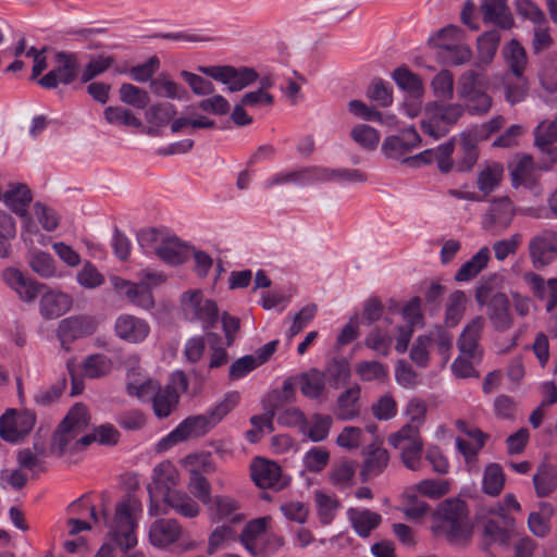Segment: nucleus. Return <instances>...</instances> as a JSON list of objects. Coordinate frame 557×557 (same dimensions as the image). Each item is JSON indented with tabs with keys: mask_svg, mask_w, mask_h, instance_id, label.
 Segmentation results:
<instances>
[{
	"mask_svg": "<svg viewBox=\"0 0 557 557\" xmlns=\"http://www.w3.org/2000/svg\"><path fill=\"white\" fill-rule=\"evenodd\" d=\"M187 388L188 382L182 371L174 372L164 388H161L158 382L148 379L139 370H129L127 374V394L140 401H152L153 412L158 418L168 417L177 405L180 396Z\"/></svg>",
	"mask_w": 557,
	"mask_h": 557,
	"instance_id": "f257e3e1",
	"label": "nucleus"
},
{
	"mask_svg": "<svg viewBox=\"0 0 557 557\" xmlns=\"http://www.w3.org/2000/svg\"><path fill=\"white\" fill-rule=\"evenodd\" d=\"M90 414L87 407L77 403L70 408L54 431L50 450L57 456L71 455L91 443L89 435Z\"/></svg>",
	"mask_w": 557,
	"mask_h": 557,
	"instance_id": "f03ea898",
	"label": "nucleus"
},
{
	"mask_svg": "<svg viewBox=\"0 0 557 557\" xmlns=\"http://www.w3.org/2000/svg\"><path fill=\"white\" fill-rule=\"evenodd\" d=\"M431 530L436 536H445L457 543L471 533L467 505L459 498L442 502L432 513Z\"/></svg>",
	"mask_w": 557,
	"mask_h": 557,
	"instance_id": "7ed1b4c3",
	"label": "nucleus"
},
{
	"mask_svg": "<svg viewBox=\"0 0 557 557\" xmlns=\"http://www.w3.org/2000/svg\"><path fill=\"white\" fill-rule=\"evenodd\" d=\"M453 341L454 336L449 331L443 326H436L417 336L410 348V359L420 368H426L434 359L443 368L451 357Z\"/></svg>",
	"mask_w": 557,
	"mask_h": 557,
	"instance_id": "20e7f679",
	"label": "nucleus"
},
{
	"mask_svg": "<svg viewBox=\"0 0 557 557\" xmlns=\"http://www.w3.org/2000/svg\"><path fill=\"white\" fill-rule=\"evenodd\" d=\"M141 512L140 503L128 498L119 503L114 516L107 520L109 536L121 550L125 552L137 545L136 531Z\"/></svg>",
	"mask_w": 557,
	"mask_h": 557,
	"instance_id": "39448f33",
	"label": "nucleus"
},
{
	"mask_svg": "<svg viewBox=\"0 0 557 557\" xmlns=\"http://www.w3.org/2000/svg\"><path fill=\"white\" fill-rule=\"evenodd\" d=\"M270 523V517H260L244 527L239 542L252 557H270L283 546V539L268 531Z\"/></svg>",
	"mask_w": 557,
	"mask_h": 557,
	"instance_id": "423d86ee",
	"label": "nucleus"
},
{
	"mask_svg": "<svg viewBox=\"0 0 557 557\" xmlns=\"http://www.w3.org/2000/svg\"><path fill=\"white\" fill-rule=\"evenodd\" d=\"M180 308L183 319L209 330L219 320L216 301L201 289L185 290L180 297Z\"/></svg>",
	"mask_w": 557,
	"mask_h": 557,
	"instance_id": "0eeeda50",
	"label": "nucleus"
},
{
	"mask_svg": "<svg viewBox=\"0 0 557 557\" xmlns=\"http://www.w3.org/2000/svg\"><path fill=\"white\" fill-rule=\"evenodd\" d=\"M463 113L459 103L440 104L430 101L423 110L421 128L424 134L437 139L445 136Z\"/></svg>",
	"mask_w": 557,
	"mask_h": 557,
	"instance_id": "6e6552de",
	"label": "nucleus"
},
{
	"mask_svg": "<svg viewBox=\"0 0 557 557\" xmlns=\"http://www.w3.org/2000/svg\"><path fill=\"white\" fill-rule=\"evenodd\" d=\"M515 201L507 195L493 197L481 216L482 228L492 234L506 231L518 213L523 214Z\"/></svg>",
	"mask_w": 557,
	"mask_h": 557,
	"instance_id": "1a4fd4ad",
	"label": "nucleus"
},
{
	"mask_svg": "<svg viewBox=\"0 0 557 557\" xmlns=\"http://www.w3.org/2000/svg\"><path fill=\"white\" fill-rule=\"evenodd\" d=\"M485 88V77L472 71L465 72L458 79V96L473 113H485L491 108Z\"/></svg>",
	"mask_w": 557,
	"mask_h": 557,
	"instance_id": "9d476101",
	"label": "nucleus"
},
{
	"mask_svg": "<svg viewBox=\"0 0 557 557\" xmlns=\"http://www.w3.org/2000/svg\"><path fill=\"white\" fill-rule=\"evenodd\" d=\"M197 71L226 86L231 92L240 91L258 79V73L247 66L211 65L197 67Z\"/></svg>",
	"mask_w": 557,
	"mask_h": 557,
	"instance_id": "9b49d317",
	"label": "nucleus"
},
{
	"mask_svg": "<svg viewBox=\"0 0 557 557\" xmlns=\"http://www.w3.org/2000/svg\"><path fill=\"white\" fill-rule=\"evenodd\" d=\"M475 300L480 307L487 306V315L493 326L498 331L511 327L512 317L509 311L508 298L504 293H492L487 284L475 289Z\"/></svg>",
	"mask_w": 557,
	"mask_h": 557,
	"instance_id": "f8f14e48",
	"label": "nucleus"
},
{
	"mask_svg": "<svg viewBox=\"0 0 557 557\" xmlns=\"http://www.w3.org/2000/svg\"><path fill=\"white\" fill-rule=\"evenodd\" d=\"M0 198L10 210L22 219V230L27 235H39V228L32 215H27V208L32 201L28 187L22 183H10Z\"/></svg>",
	"mask_w": 557,
	"mask_h": 557,
	"instance_id": "ddd939ff",
	"label": "nucleus"
},
{
	"mask_svg": "<svg viewBox=\"0 0 557 557\" xmlns=\"http://www.w3.org/2000/svg\"><path fill=\"white\" fill-rule=\"evenodd\" d=\"M35 423L33 411L9 408L0 417V437L10 444H17L32 432Z\"/></svg>",
	"mask_w": 557,
	"mask_h": 557,
	"instance_id": "4468645a",
	"label": "nucleus"
},
{
	"mask_svg": "<svg viewBox=\"0 0 557 557\" xmlns=\"http://www.w3.org/2000/svg\"><path fill=\"white\" fill-rule=\"evenodd\" d=\"M213 428L207 413L188 417L158 442L157 450L165 451L187 438L201 436Z\"/></svg>",
	"mask_w": 557,
	"mask_h": 557,
	"instance_id": "2eb2a0df",
	"label": "nucleus"
},
{
	"mask_svg": "<svg viewBox=\"0 0 557 557\" xmlns=\"http://www.w3.org/2000/svg\"><path fill=\"white\" fill-rule=\"evenodd\" d=\"M400 314L405 325H394L397 333L395 350L398 354H404L408 349L414 329L424 325L422 300L419 297L411 298L401 307Z\"/></svg>",
	"mask_w": 557,
	"mask_h": 557,
	"instance_id": "dca6fc26",
	"label": "nucleus"
},
{
	"mask_svg": "<svg viewBox=\"0 0 557 557\" xmlns=\"http://www.w3.org/2000/svg\"><path fill=\"white\" fill-rule=\"evenodd\" d=\"M206 510L212 523L236 525L246 520L240 502L231 495H214L206 505Z\"/></svg>",
	"mask_w": 557,
	"mask_h": 557,
	"instance_id": "f3484780",
	"label": "nucleus"
},
{
	"mask_svg": "<svg viewBox=\"0 0 557 557\" xmlns=\"http://www.w3.org/2000/svg\"><path fill=\"white\" fill-rule=\"evenodd\" d=\"M511 185L515 189L524 187L535 197L543 194V187L536 178V166L528 154H517L508 164Z\"/></svg>",
	"mask_w": 557,
	"mask_h": 557,
	"instance_id": "a211bd4d",
	"label": "nucleus"
},
{
	"mask_svg": "<svg viewBox=\"0 0 557 557\" xmlns=\"http://www.w3.org/2000/svg\"><path fill=\"white\" fill-rule=\"evenodd\" d=\"M50 64L52 69L38 81L41 87L51 89L60 84L67 85L75 79L78 62L74 54L58 52Z\"/></svg>",
	"mask_w": 557,
	"mask_h": 557,
	"instance_id": "6ab92c4d",
	"label": "nucleus"
},
{
	"mask_svg": "<svg viewBox=\"0 0 557 557\" xmlns=\"http://www.w3.org/2000/svg\"><path fill=\"white\" fill-rule=\"evenodd\" d=\"M250 475L260 488L282 490L289 480L283 475L281 467L271 460L257 457L251 461Z\"/></svg>",
	"mask_w": 557,
	"mask_h": 557,
	"instance_id": "aec40b11",
	"label": "nucleus"
},
{
	"mask_svg": "<svg viewBox=\"0 0 557 557\" xmlns=\"http://www.w3.org/2000/svg\"><path fill=\"white\" fill-rule=\"evenodd\" d=\"M178 471L170 461H163L153 469V482L149 487L151 498V505L149 508L150 516H158L162 513L154 504V499L159 495L164 497V493L168 491H175L174 487L178 484Z\"/></svg>",
	"mask_w": 557,
	"mask_h": 557,
	"instance_id": "412c9836",
	"label": "nucleus"
},
{
	"mask_svg": "<svg viewBox=\"0 0 557 557\" xmlns=\"http://www.w3.org/2000/svg\"><path fill=\"white\" fill-rule=\"evenodd\" d=\"M1 276L5 285L12 289L23 302L27 304L34 302L40 290L46 287L45 284L35 281L14 267L5 268Z\"/></svg>",
	"mask_w": 557,
	"mask_h": 557,
	"instance_id": "4be33fe9",
	"label": "nucleus"
},
{
	"mask_svg": "<svg viewBox=\"0 0 557 557\" xmlns=\"http://www.w3.org/2000/svg\"><path fill=\"white\" fill-rule=\"evenodd\" d=\"M421 139L414 127L403 129L398 135H391L384 138L381 150L387 158L406 162V156L419 146Z\"/></svg>",
	"mask_w": 557,
	"mask_h": 557,
	"instance_id": "5701e85b",
	"label": "nucleus"
},
{
	"mask_svg": "<svg viewBox=\"0 0 557 557\" xmlns=\"http://www.w3.org/2000/svg\"><path fill=\"white\" fill-rule=\"evenodd\" d=\"M530 258L536 268L550 264L557 256V232L545 230L530 239Z\"/></svg>",
	"mask_w": 557,
	"mask_h": 557,
	"instance_id": "b1692460",
	"label": "nucleus"
},
{
	"mask_svg": "<svg viewBox=\"0 0 557 557\" xmlns=\"http://www.w3.org/2000/svg\"><path fill=\"white\" fill-rule=\"evenodd\" d=\"M368 431L370 433V442L362 449L364 456L363 471L368 475L380 474L388 463V453L382 447L383 441L377 434V426L369 424Z\"/></svg>",
	"mask_w": 557,
	"mask_h": 557,
	"instance_id": "393cba45",
	"label": "nucleus"
},
{
	"mask_svg": "<svg viewBox=\"0 0 557 557\" xmlns=\"http://www.w3.org/2000/svg\"><path fill=\"white\" fill-rule=\"evenodd\" d=\"M115 335L129 344L143 343L150 333L148 322L132 314H121L114 323Z\"/></svg>",
	"mask_w": 557,
	"mask_h": 557,
	"instance_id": "a878e982",
	"label": "nucleus"
},
{
	"mask_svg": "<svg viewBox=\"0 0 557 557\" xmlns=\"http://www.w3.org/2000/svg\"><path fill=\"white\" fill-rule=\"evenodd\" d=\"M485 320L481 315L472 318L463 327L457 346L461 355H469L474 360L482 359V350L479 346Z\"/></svg>",
	"mask_w": 557,
	"mask_h": 557,
	"instance_id": "bb28decb",
	"label": "nucleus"
},
{
	"mask_svg": "<svg viewBox=\"0 0 557 557\" xmlns=\"http://www.w3.org/2000/svg\"><path fill=\"white\" fill-rule=\"evenodd\" d=\"M182 535V527L174 519H158L148 530L150 544L157 548H168L176 543Z\"/></svg>",
	"mask_w": 557,
	"mask_h": 557,
	"instance_id": "cd10ccee",
	"label": "nucleus"
},
{
	"mask_svg": "<svg viewBox=\"0 0 557 557\" xmlns=\"http://www.w3.org/2000/svg\"><path fill=\"white\" fill-rule=\"evenodd\" d=\"M176 108L170 102H159L149 107L145 112L147 126L140 128L150 136H159L162 129L175 120Z\"/></svg>",
	"mask_w": 557,
	"mask_h": 557,
	"instance_id": "c85d7f7f",
	"label": "nucleus"
},
{
	"mask_svg": "<svg viewBox=\"0 0 557 557\" xmlns=\"http://www.w3.org/2000/svg\"><path fill=\"white\" fill-rule=\"evenodd\" d=\"M191 252L193 247L176 236H165L160 245L156 246L157 256L171 265L183 264L189 259Z\"/></svg>",
	"mask_w": 557,
	"mask_h": 557,
	"instance_id": "c756f323",
	"label": "nucleus"
},
{
	"mask_svg": "<svg viewBox=\"0 0 557 557\" xmlns=\"http://www.w3.org/2000/svg\"><path fill=\"white\" fill-rule=\"evenodd\" d=\"M97 327V323L91 317H71L60 322L58 326V336L62 344L91 335Z\"/></svg>",
	"mask_w": 557,
	"mask_h": 557,
	"instance_id": "7c9ffc66",
	"label": "nucleus"
},
{
	"mask_svg": "<svg viewBox=\"0 0 557 557\" xmlns=\"http://www.w3.org/2000/svg\"><path fill=\"white\" fill-rule=\"evenodd\" d=\"M27 215H32L35 222L37 223L38 228H42L46 232H53L60 223V216L58 212L54 209L41 202L34 203L32 212L27 213ZM22 236L25 239L29 240H33V237H37V242L40 245H46L48 242V237L41 234L40 232L39 235H27L22 231Z\"/></svg>",
	"mask_w": 557,
	"mask_h": 557,
	"instance_id": "2f4dec72",
	"label": "nucleus"
},
{
	"mask_svg": "<svg viewBox=\"0 0 557 557\" xmlns=\"http://www.w3.org/2000/svg\"><path fill=\"white\" fill-rule=\"evenodd\" d=\"M72 307V297L59 289H47L40 298L39 311L46 319H57Z\"/></svg>",
	"mask_w": 557,
	"mask_h": 557,
	"instance_id": "473e14b6",
	"label": "nucleus"
},
{
	"mask_svg": "<svg viewBox=\"0 0 557 557\" xmlns=\"http://www.w3.org/2000/svg\"><path fill=\"white\" fill-rule=\"evenodd\" d=\"M478 132H462L458 138V157L456 169L460 172L470 171L479 159Z\"/></svg>",
	"mask_w": 557,
	"mask_h": 557,
	"instance_id": "72a5a7b5",
	"label": "nucleus"
},
{
	"mask_svg": "<svg viewBox=\"0 0 557 557\" xmlns=\"http://www.w3.org/2000/svg\"><path fill=\"white\" fill-rule=\"evenodd\" d=\"M457 428L469 438V441L457 438L456 445L465 457L467 465L470 466L474 462L478 453L484 446L485 436L481 430L475 426H470L463 421H458Z\"/></svg>",
	"mask_w": 557,
	"mask_h": 557,
	"instance_id": "f704fd0d",
	"label": "nucleus"
},
{
	"mask_svg": "<svg viewBox=\"0 0 557 557\" xmlns=\"http://www.w3.org/2000/svg\"><path fill=\"white\" fill-rule=\"evenodd\" d=\"M318 168H302L299 170L282 171L264 182V187L270 188L276 185L307 186L318 183Z\"/></svg>",
	"mask_w": 557,
	"mask_h": 557,
	"instance_id": "c9c22d12",
	"label": "nucleus"
},
{
	"mask_svg": "<svg viewBox=\"0 0 557 557\" xmlns=\"http://www.w3.org/2000/svg\"><path fill=\"white\" fill-rule=\"evenodd\" d=\"M387 322V320H384V325L372 329L364 339V345L369 349L384 357L389 354L392 344L397 338V333L394 330L395 324Z\"/></svg>",
	"mask_w": 557,
	"mask_h": 557,
	"instance_id": "e433bc0d",
	"label": "nucleus"
},
{
	"mask_svg": "<svg viewBox=\"0 0 557 557\" xmlns=\"http://www.w3.org/2000/svg\"><path fill=\"white\" fill-rule=\"evenodd\" d=\"M523 280L537 298L546 301L547 311H550L556 306L557 278H549L545 281L542 276L533 272H527L523 275Z\"/></svg>",
	"mask_w": 557,
	"mask_h": 557,
	"instance_id": "4c0bfd02",
	"label": "nucleus"
},
{
	"mask_svg": "<svg viewBox=\"0 0 557 557\" xmlns=\"http://www.w3.org/2000/svg\"><path fill=\"white\" fill-rule=\"evenodd\" d=\"M198 107L188 106L182 114L171 123V131L180 133L183 131H196L212 128L214 121L198 112Z\"/></svg>",
	"mask_w": 557,
	"mask_h": 557,
	"instance_id": "58836bf2",
	"label": "nucleus"
},
{
	"mask_svg": "<svg viewBox=\"0 0 557 557\" xmlns=\"http://www.w3.org/2000/svg\"><path fill=\"white\" fill-rule=\"evenodd\" d=\"M503 177L504 164L498 161H486L478 172L476 187L487 196L500 186Z\"/></svg>",
	"mask_w": 557,
	"mask_h": 557,
	"instance_id": "ea45409f",
	"label": "nucleus"
},
{
	"mask_svg": "<svg viewBox=\"0 0 557 557\" xmlns=\"http://www.w3.org/2000/svg\"><path fill=\"white\" fill-rule=\"evenodd\" d=\"M481 12L486 23H493L506 29L513 25L512 15L506 0H483Z\"/></svg>",
	"mask_w": 557,
	"mask_h": 557,
	"instance_id": "a19ab883",
	"label": "nucleus"
},
{
	"mask_svg": "<svg viewBox=\"0 0 557 557\" xmlns=\"http://www.w3.org/2000/svg\"><path fill=\"white\" fill-rule=\"evenodd\" d=\"M295 381L305 397L318 399L325 391L326 375L324 372L311 369L295 376Z\"/></svg>",
	"mask_w": 557,
	"mask_h": 557,
	"instance_id": "79ce46f5",
	"label": "nucleus"
},
{
	"mask_svg": "<svg viewBox=\"0 0 557 557\" xmlns=\"http://www.w3.org/2000/svg\"><path fill=\"white\" fill-rule=\"evenodd\" d=\"M319 182H335L339 184H360L367 181V174L358 169L350 168H318Z\"/></svg>",
	"mask_w": 557,
	"mask_h": 557,
	"instance_id": "37998d69",
	"label": "nucleus"
},
{
	"mask_svg": "<svg viewBox=\"0 0 557 557\" xmlns=\"http://www.w3.org/2000/svg\"><path fill=\"white\" fill-rule=\"evenodd\" d=\"M162 498L165 504L183 517L195 518L200 513L199 504L185 492L178 490L168 491Z\"/></svg>",
	"mask_w": 557,
	"mask_h": 557,
	"instance_id": "c03bdc74",
	"label": "nucleus"
},
{
	"mask_svg": "<svg viewBox=\"0 0 557 557\" xmlns=\"http://www.w3.org/2000/svg\"><path fill=\"white\" fill-rule=\"evenodd\" d=\"M468 306V297L463 290L456 289L445 299L444 322L447 326H456L462 319Z\"/></svg>",
	"mask_w": 557,
	"mask_h": 557,
	"instance_id": "a18cd8bd",
	"label": "nucleus"
},
{
	"mask_svg": "<svg viewBox=\"0 0 557 557\" xmlns=\"http://www.w3.org/2000/svg\"><path fill=\"white\" fill-rule=\"evenodd\" d=\"M347 516L357 534L362 537H367L382 520L379 513L364 508H350Z\"/></svg>",
	"mask_w": 557,
	"mask_h": 557,
	"instance_id": "49530a36",
	"label": "nucleus"
},
{
	"mask_svg": "<svg viewBox=\"0 0 557 557\" xmlns=\"http://www.w3.org/2000/svg\"><path fill=\"white\" fill-rule=\"evenodd\" d=\"M392 78L396 86L405 92V95H424V84L422 78L413 73L407 66H398L392 73Z\"/></svg>",
	"mask_w": 557,
	"mask_h": 557,
	"instance_id": "de8ad7c7",
	"label": "nucleus"
},
{
	"mask_svg": "<svg viewBox=\"0 0 557 557\" xmlns=\"http://www.w3.org/2000/svg\"><path fill=\"white\" fill-rule=\"evenodd\" d=\"M30 269L42 278L62 277V271L59 269L53 257L41 250H33L28 257Z\"/></svg>",
	"mask_w": 557,
	"mask_h": 557,
	"instance_id": "09e8293b",
	"label": "nucleus"
},
{
	"mask_svg": "<svg viewBox=\"0 0 557 557\" xmlns=\"http://www.w3.org/2000/svg\"><path fill=\"white\" fill-rule=\"evenodd\" d=\"M360 394V386L354 385L338 396L336 416L339 420H352L359 416Z\"/></svg>",
	"mask_w": 557,
	"mask_h": 557,
	"instance_id": "8fccbe9b",
	"label": "nucleus"
},
{
	"mask_svg": "<svg viewBox=\"0 0 557 557\" xmlns=\"http://www.w3.org/2000/svg\"><path fill=\"white\" fill-rule=\"evenodd\" d=\"M491 258L490 248L484 246L479 249V251L472 256L470 260L465 262L457 273L455 274V280L457 282H468L475 277L483 269L486 268Z\"/></svg>",
	"mask_w": 557,
	"mask_h": 557,
	"instance_id": "3c124183",
	"label": "nucleus"
},
{
	"mask_svg": "<svg viewBox=\"0 0 557 557\" xmlns=\"http://www.w3.org/2000/svg\"><path fill=\"white\" fill-rule=\"evenodd\" d=\"M370 440L371 437L368 431V425L366 429L348 425L345 426L337 435L336 444L346 450H355L363 445L367 446Z\"/></svg>",
	"mask_w": 557,
	"mask_h": 557,
	"instance_id": "603ef678",
	"label": "nucleus"
},
{
	"mask_svg": "<svg viewBox=\"0 0 557 557\" xmlns=\"http://www.w3.org/2000/svg\"><path fill=\"white\" fill-rule=\"evenodd\" d=\"M240 398L242 396L239 392L230 391L207 410L206 413L214 426L238 406Z\"/></svg>",
	"mask_w": 557,
	"mask_h": 557,
	"instance_id": "864d4df0",
	"label": "nucleus"
},
{
	"mask_svg": "<svg viewBox=\"0 0 557 557\" xmlns=\"http://www.w3.org/2000/svg\"><path fill=\"white\" fill-rule=\"evenodd\" d=\"M500 35L496 30L483 33L476 39V58L479 64H490L498 50Z\"/></svg>",
	"mask_w": 557,
	"mask_h": 557,
	"instance_id": "5fc2aeb1",
	"label": "nucleus"
},
{
	"mask_svg": "<svg viewBox=\"0 0 557 557\" xmlns=\"http://www.w3.org/2000/svg\"><path fill=\"white\" fill-rule=\"evenodd\" d=\"M103 115L106 121L111 125L133 127L137 129L144 127L143 121L131 110L123 107H107L103 111Z\"/></svg>",
	"mask_w": 557,
	"mask_h": 557,
	"instance_id": "6e6d98bb",
	"label": "nucleus"
},
{
	"mask_svg": "<svg viewBox=\"0 0 557 557\" xmlns=\"http://www.w3.org/2000/svg\"><path fill=\"white\" fill-rule=\"evenodd\" d=\"M152 92L162 98L184 100L187 97L186 89L178 83L172 81L165 75H160L150 83Z\"/></svg>",
	"mask_w": 557,
	"mask_h": 557,
	"instance_id": "4d7b16f0",
	"label": "nucleus"
},
{
	"mask_svg": "<svg viewBox=\"0 0 557 557\" xmlns=\"http://www.w3.org/2000/svg\"><path fill=\"white\" fill-rule=\"evenodd\" d=\"M314 505L317 515L323 524L331 523L339 509L338 499L320 490L314 492Z\"/></svg>",
	"mask_w": 557,
	"mask_h": 557,
	"instance_id": "13d9d810",
	"label": "nucleus"
},
{
	"mask_svg": "<svg viewBox=\"0 0 557 557\" xmlns=\"http://www.w3.org/2000/svg\"><path fill=\"white\" fill-rule=\"evenodd\" d=\"M350 137L361 149L373 151L381 140L380 132L368 124H357L350 131Z\"/></svg>",
	"mask_w": 557,
	"mask_h": 557,
	"instance_id": "bf43d9fd",
	"label": "nucleus"
},
{
	"mask_svg": "<svg viewBox=\"0 0 557 557\" xmlns=\"http://www.w3.org/2000/svg\"><path fill=\"white\" fill-rule=\"evenodd\" d=\"M225 523L216 525L208 536V555H214L218 550L226 548L236 539V532L233 528Z\"/></svg>",
	"mask_w": 557,
	"mask_h": 557,
	"instance_id": "052dcab7",
	"label": "nucleus"
},
{
	"mask_svg": "<svg viewBox=\"0 0 557 557\" xmlns=\"http://www.w3.org/2000/svg\"><path fill=\"white\" fill-rule=\"evenodd\" d=\"M528 86L523 74H507L504 78L506 100L511 104L521 102L525 98Z\"/></svg>",
	"mask_w": 557,
	"mask_h": 557,
	"instance_id": "680f3d73",
	"label": "nucleus"
},
{
	"mask_svg": "<svg viewBox=\"0 0 557 557\" xmlns=\"http://www.w3.org/2000/svg\"><path fill=\"white\" fill-rule=\"evenodd\" d=\"M333 420L327 414H313L309 421L306 420L305 430H301L312 442L324 441L331 430Z\"/></svg>",
	"mask_w": 557,
	"mask_h": 557,
	"instance_id": "e2e57ef3",
	"label": "nucleus"
},
{
	"mask_svg": "<svg viewBox=\"0 0 557 557\" xmlns=\"http://www.w3.org/2000/svg\"><path fill=\"white\" fill-rule=\"evenodd\" d=\"M388 443L400 453L409 447L421 444L422 440L417 426L405 424L399 431L389 435Z\"/></svg>",
	"mask_w": 557,
	"mask_h": 557,
	"instance_id": "0e129e2a",
	"label": "nucleus"
},
{
	"mask_svg": "<svg viewBox=\"0 0 557 557\" xmlns=\"http://www.w3.org/2000/svg\"><path fill=\"white\" fill-rule=\"evenodd\" d=\"M503 54L510 69L509 74H523L527 65L524 48L515 39L509 41L503 49Z\"/></svg>",
	"mask_w": 557,
	"mask_h": 557,
	"instance_id": "69168bd1",
	"label": "nucleus"
},
{
	"mask_svg": "<svg viewBox=\"0 0 557 557\" xmlns=\"http://www.w3.org/2000/svg\"><path fill=\"white\" fill-rule=\"evenodd\" d=\"M465 40V32L457 26L448 25L429 39V42L436 49L445 50L453 47L454 44Z\"/></svg>",
	"mask_w": 557,
	"mask_h": 557,
	"instance_id": "338daca9",
	"label": "nucleus"
},
{
	"mask_svg": "<svg viewBox=\"0 0 557 557\" xmlns=\"http://www.w3.org/2000/svg\"><path fill=\"white\" fill-rule=\"evenodd\" d=\"M539 496H546L557 486V470L548 466H541L533 478Z\"/></svg>",
	"mask_w": 557,
	"mask_h": 557,
	"instance_id": "774afa93",
	"label": "nucleus"
}]
</instances>
